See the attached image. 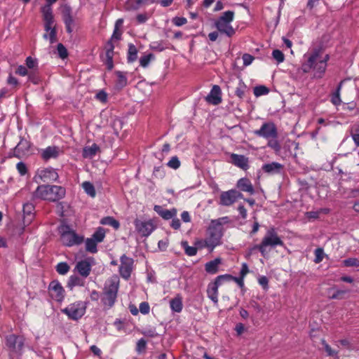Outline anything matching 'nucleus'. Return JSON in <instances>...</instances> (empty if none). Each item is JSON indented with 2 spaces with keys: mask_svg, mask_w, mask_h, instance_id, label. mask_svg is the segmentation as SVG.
Listing matches in <instances>:
<instances>
[{
  "mask_svg": "<svg viewBox=\"0 0 359 359\" xmlns=\"http://www.w3.org/2000/svg\"><path fill=\"white\" fill-rule=\"evenodd\" d=\"M114 46L111 41H109L106 44L105 64L108 70H111L114 67L113 56Z\"/></svg>",
  "mask_w": 359,
  "mask_h": 359,
  "instance_id": "obj_25",
  "label": "nucleus"
},
{
  "mask_svg": "<svg viewBox=\"0 0 359 359\" xmlns=\"http://www.w3.org/2000/svg\"><path fill=\"white\" fill-rule=\"evenodd\" d=\"M85 280L83 278L74 275L69 278L67 287L72 289L75 286H83Z\"/></svg>",
  "mask_w": 359,
  "mask_h": 359,
  "instance_id": "obj_32",
  "label": "nucleus"
},
{
  "mask_svg": "<svg viewBox=\"0 0 359 359\" xmlns=\"http://www.w3.org/2000/svg\"><path fill=\"white\" fill-rule=\"evenodd\" d=\"M93 259L88 258L79 262L75 267L78 273L83 278L89 276L91 271Z\"/></svg>",
  "mask_w": 359,
  "mask_h": 359,
  "instance_id": "obj_22",
  "label": "nucleus"
},
{
  "mask_svg": "<svg viewBox=\"0 0 359 359\" xmlns=\"http://www.w3.org/2000/svg\"><path fill=\"white\" fill-rule=\"evenodd\" d=\"M149 310H150V307H149V305L147 302H142L140 303V311L142 313V314H147L149 313Z\"/></svg>",
  "mask_w": 359,
  "mask_h": 359,
  "instance_id": "obj_62",
  "label": "nucleus"
},
{
  "mask_svg": "<svg viewBox=\"0 0 359 359\" xmlns=\"http://www.w3.org/2000/svg\"><path fill=\"white\" fill-rule=\"evenodd\" d=\"M234 15L233 11H227L215 21V27L220 34H225L228 37H232L236 34V29L231 25L234 19Z\"/></svg>",
  "mask_w": 359,
  "mask_h": 359,
  "instance_id": "obj_6",
  "label": "nucleus"
},
{
  "mask_svg": "<svg viewBox=\"0 0 359 359\" xmlns=\"http://www.w3.org/2000/svg\"><path fill=\"white\" fill-rule=\"evenodd\" d=\"M343 264L346 267L359 266V259L356 258H348L343 261Z\"/></svg>",
  "mask_w": 359,
  "mask_h": 359,
  "instance_id": "obj_53",
  "label": "nucleus"
},
{
  "mask_svg": "<svg viewBox=\"0 0 359 359\" xmlns=\"http://www.w3.org/2000/svg\"><path fill=\"white\" fill-rule=\"evenodd\" d=\"M154 210L164 219H172L177 215V210L175 208L168 210L163 208L161 205H156L154 207Z\"/></svg>",
  "mask_w": 359,
  "mask_h": 359,
  "instance_id": "obj_26",
  "label": "nucleus"
},
{
  "mask_svg": "<svg viewBox=\"0 0 359 359\" xmlns=\"http://www.w3.org/2000/svg\"><path fill=\"white\" fill-rule=\"evenodd\" d=\"M238 198H243V194L236 189L223 191L219 197V204L229 206L233 204Z\"/></svg>",
  "mask_w": 359,
  "mask_h": 359,
  "instance_id": "obj_14",
  "label": "nucleus"
},
{
  "mask_svg": "<svg viewBox=\"0 0 359 359\" xmlns=\"http://www.w3.org/2000/svg\"><path fill=\"white\" fill-rule=\"evenodd\" d=\"M147 348V341L142 338L139 339L136 344V351L138 353H142L145 351Z\"/></svg>",
  "mask_w": 359,
  "mask_h": 359,
  "instance_id": "obj_54",
  "label": "nucleus"
},
{
  "mask_svg": "<svg viewBox=\"0 0 359 359\" xmlns=\"http://www.w3.org/2000/svg\"><path fill=\"white\" fill-rule=\"evenodd\" d=\"M59 232L62 243L66 246H73L81 244L84 237L77 234L69 226L62 224L59 227Z\"/></svg>",
  "mask_w": 359,
  "mask_h": 359,
  "instance_id": "obj_7",
  "label": "nucleus"
},
{
  "mask_svg": "<svg viewBox=\"0 0 359 359\" xmlns=\"http://www.w3.org/2000/svg\"><path fill=\"white\" fill-rule=\"evenodd\" d=\"M168 166L172 169H177L180 168L181 163L177 156H173L167 163Z\"/></svg>",
  "mask_w": 359,
  "mask_h": 359,
  "instance_id": "obj_52",
  "label": "nucleus"
},
{
  "mask_svg": "<svg viewBox=\"0 0 359 359\" xmlns=\"http://www.w3.org/2000/svg\"><path fill=\"white\" fill-rule=\"evenodd\" d=\"M66 194V189L57 185H40L32 193V200H44L56 202L63 198Z\"/></svg>",
  "mask_w": 359,
  "mask_h": 359,
  "instance_id": "obj_2",
  "label": "nucleus"
},
{
  "mask_svg": "<svg viewBox=\"0 0 359 359\" xmlns=\"http://www.w3.org/2000/svg\"><path fill=\"white\" fill-rule=\"evenodd\" d=\"M25 339L22 337L10 334L6 338V344L12 351L18 353L22 350Z\"/></svg>",
  "mask_w": 359,
  "mask_h": 359,
  "instance_id": "obj_16",
  "label": "nucleus"
},
{
  "mask_svg": "<svg viewBox=\"0 0 359 359\" xmlns=\"http://www.w3.org/2000/svg\"><path fill=\"white\" fill-rule=\"evenodd\" d=\"M223 236V226L219 219L212 220L207 230V235L203 241H200L201 248H207L212 252L220 245Z\"/></svg>",
  "mask_w": 359,
  "mask_h": 359,
  "instance_id": "obj_4",
  "label": "nucleus"
},
{
  "mask_svg": "<svg viewBox=\"0 0 359 359\" xmlns=\"http://www.w3.org/2000/svg\"><path fill=\"white\" fill-rule=\"evenodd\" d=\"M314 254H315V259H314L315 263L318 264V263L321 262L324 257L323 249L320 248L316 249L314 251Z\"/></svg>",
  "mask_w": 359,
  "mask_h": 359,
  "instance_id": "obj_49",
  "label": "nucleus"
},
{
  "mask_svg": "<svg viewBox=\"0 0 359 359\" xmlns=\"http://www.w3.org/2000/svg\"><path fill=\"white\" fill-rule=\"evenodd\" d=\"M120 262L119 273L123 278L128 280L133 270L134 260L133 258L123 255L120 258Z\"/></svg>",
  "mask_w": 359,
  "mask_h": 359,
  "instance_id": "obj_11",
  "label": "nucleus"
},
{
  "mask_svg": "<svg viewBox=\"0 0 359 359\" xmlns=\"http://www.w3.org/2000/svg\"><path fill=\"white\" fill-rule=\"evenodd\" d=\"M16 168L20 175L23 176L27 172V168L23 162H19L16 165Z\"/></svg>",
  "mask_w": 359,
  "mask_h": 359,
  "instance_id": "obj_59",
  "label": "nucleus"
},
{
  "mask_svg": "<svg viewBox=\"0 0 359 359\" xmlns=\"http://www.w3.org/2000/svg\"><path fill=\"white\" fill-rule=\"evenodd\" d=\"M137 22L140 24L144 23L149 19V15L146 13H140L137 15Z\"/></svg>",
  "mask_w": 359,
  "mask_h": 359,
  "instance_id": "obj_64",
  "label": "nucleus"
},
{
  "mask_svg": "<svg viewBox=\"0 0 359 359\" xmlns=\"http://www.w3.org/2000/svg\"><path fill=\"white\" fill-rule=\"evenodd\" d=\"M254 134L266 140L270 137H278L277 128L272 122L264 123L259 130L254 131Z\"/></svg>",
  "mask_w": 359,
  "mask_h": 359,
  "instance_id": "obj_12",
  "label": "nucleus"
},
{
  "mask_svg": "<svg viewBox=\"0 0 359 359\" xmlns=\"http://www.w3.org/2000/svg\"><path fill=\"white\" fill-rule=\"evenodd\" d=\"M351 135L357 147H359V124L353 125L350 130Z\"/></svg>",
  "mask_w": 359,
  "mask_h": 359,
  "instance_id": "obj_42",
  "label": "nucleus"
},
{
  "mask_svg": "<svg viewBox=\"0 0 359 359\" xmlns=\"http://www.w3.org/2000/svg\"><path fill=\"white\" fill-rule=\"evenodd\" d=\"M154 57V55L151 53L147 54L140 57V64L142 67H147L151 60Z\"/></svg>",
  "mask_w": 359,
  "mask_h": 359,
  "instance_id": "obj_48",
  "label": "nucleus"
},
{
  "mask_svg": "<svg viewBox=\"0 0 359 359\" xmlns=\"http://www.w3.org/2000/svg\"><path fill=\"white\" fill-rule=\"evenodd\" d=\"M116 74L117 76V81L116 83V86L120 89L123 88V87H125L127 85V82H128L127 78H126V75L124 74V73L122 72H120V71L116 72Z\"/></svg>",
  "mask_w": 359,
  "mask_h": 359,
  "instance_id": "obj_34",
  "label": "nucleus"
},
{
  "mask_svg": "<svg viewBox=\"0 0 359 359\" xmlns=\"http://www.w3.org/2000/svg\"><path fill=\"white\" fill-rule=\"evenodd\" d=\"M181 245L184 248L185 254L188 256H194L197 253V248L196 247L189 246L188 242L183 241L181 242Z\"/></svg>",
  "mask_w": 359,
  "mask_h": 359,
  "instance_id": "obj_41",
  "label": "nucleus"
},
{
  "mask_svg": "<svg viewBox=\"0 0 359 359\" xmlns=\"http://www.w3.org/2000/svg\"><path fill=\"white\" fill-rule=\"evenodd\" d=\"M105 237V231L104 229L100 227L98 228L94 233L92 235V238L95 239L97 243H101Z\"/></svg>",
  "mask_w": 359,
  "mask_h": 359,
  "instance_id": "obj_44",
  "label": "nucleus"
},
{
  "mask_svg": "<svg viewBox=\"0 0 359 359\" xmlns=\"http://www.w3.org/2000/svg\"><path fill=\"white\" fill-rule=\"evenodd\" d=\"M343 82H344V81H341L339 83V84L338 85V87L336 90V92L333 93V95H332V97H331V102L334 105H337V106L339 105L341 102V100L340 98V90H341Z\"/></svg>",
  "mask_w": 359,
  "mask_h": 359,
  "instance_id": "obj_40",
  "label": "nucleus"
},
{
  "mask_svg": "<svg viewBox=\"0 0 359 359\" xmlns=\"http://www.w3.org/2000/svg\"><path fill=\"white\" fill-rule=\"evenodd\" d=\"M37 175L41 181L46 183L55 182L59 177L56 170L53 168H46L39 170Z\"/></svg>",
  "mask_w": 359,
  "mask_h": 359,
  "instance_id": "obj_17",
  "label": "nucleus"
},
{
  "mask_svg": "<svg viewBox=\"0 0 359 359\" xmlns=\"http://www.w3.org/2000/svg\"><path fill=\"white\" fill-rule=\"evenodd\" d=\"M137 58V50L135 45L130 43L128 45V51L127 60L128 62H133Z\"/></svg>",
  "mask_w": 359,
  "mask_h": 359,
  "instance_id": "obj_35",
  "label": "nucleus"
},
{
  "mask_svg": "<svg viewBox=\"0 0 359 359\" xmlns=\"http://www.w3.org/2000/svg\"><path fill=\"white\" fill-rule=\"evenodd\" d=\"M147 0H128L126 3L125 8L128 11L137 10Z\"/></svg>",
  "mask_w": 359,
  "mask_h": 359,
  "instance_id": "obj_31",
  "label": "nucleus"
},
{
  "mask_svg": "<svg viewBox=\"0 0 359 359\" xmlns=\"http://www.w3.org/2000/svg\"><path fill=\"white\" fill-rule=\"evenodd\" d=\"M222 264L221 258H216L205 264V271L209 274H215L219 271V266Z\"/></svg>",
  "mask_w": 359,
  "mask_h": 359,
  "instance_id": "obj_28",
  "label": "nucleus"
},
{
  "mask_svg": "<svg viewBox=\"0 0 359 359\" xmlns=\"http://www.w3.org/2000/svg\"><path fill=\"white\" fill-rule=\"evenodd\" d=\"M262 170L269 175H282L284 172V165L278 162H271L264 164Z\"/></svg>",
  "mask_w": 359,
  "mask_h": 359,
  "instance_id": "obj_18",
  "label": "nucleus"
},
{
  "mask_svg": "<svg viewBox=\"0 0 359 359\" xmlns=\"http://www.w3.org/2000/svg\"><path fill=\"white\" fill-rule=\"evenodd\" d=\"M30 148V143L26 139L22 138L17 146L14 148L13 156L21 158L22 155L27 152Z\"/></svg>",
  "mask_w": 359,
  "mask_h": 359,
  "instance_id": "obj_24",
  "label": "nucleus"
},
{
  "mask_svg": "<svg viewBox=\"0 0 359 359\" xmlns=\"http://www.w3.org/2000/svg\"><path fill=\"white\" fill-rule=\"evenodd\" d=\"M48 292L50 297L56 302H61L65 298V290L57 280H53L50 283Z\"/></svg>",
  "mask_w": 359,
  "mask_h": 359,
  "instance_id": "obj_15",
  "label": "nucleus"
},
{
  "mask_svg": "<svg viewBox=\"0 0 359 359\" xmlns=\"http://www.w3.org/2000/svg\"><path fill=\"white\" fill-rule=\"evenodd\" d=\"M70 319L76 320L81 318L86 312V307L81 302L73 303L62 310Z\"/></svg>",
  "mask_w": 359,
  "mask_h": 359,
  "instance_id": "obj_9",
  "label": "nucleus"
},
{
  "mask_svg": "<svg viewBox=\"0 0 359 359\" xmlns=\"http://www.w3.org/2000/svg\"><path fill=\"white\" fill-rule=\"evenodd\" d=\"M41 12L44 20V29L46 32H49L50 26H53L54 23L52 8L50 5H45L41 8Z\"/></svg>",
  "mask_w": 359,
  "mask_h": 359,
  "instance_id": "obj_20",
  "label": "nucleus"
},
{
  "mask_svg": "<svg viewBox=\"0 0 359 359\" xmlns=\"http://www.w3.org/2000/svg\"><path fill=\"white\" fill-rule=\"evenodd\" d=\"M82 187L88 195H89L91 197L95 196V189L92 183H90V182H84L82 184Z\"/></svg>",
  "mask_w": 359,
  "mask_h": 359,
  "instance_id": "obj_43",
  "label": "nucleus"
},
{
  "mask_svg": "<svg viewBox=\"0 0 359 359\" xmlns=\"http://www.w3.org/2000/svg\"><path fill=\"white\" fill-rule=\"evenodd\" d=\"M246 88L245 83L240 81L235 91L236 95L241 99L243 98Z\"/></svg>",
  "mask_w": 359,
  "mask_h": 359,
  "instance_id": "obj_47",
  "label": "nucleus"
},
{
  "mask_svg": "<svg viewBox=\"0 0 359 359\" xmlns=\"http://www.w3.org/2000/svg\"><path fill=\"white\" fill-rule=\"evenodd\" d=\"M141 333L145 337H151V338L156 337L158 336L156 329L154 327H151L149 328H146V329L142 330Z\"/></svg>",
  "mask_w": 359,
  "mask_h": 359,
  "instance_id": "obj_51",
  "label": "nucleus"
},
{
  "mask_svg": "<svg viewBox=\"0 0 359 359\" xmlns=\"http://www.w3.org/2000/svg\"><path fill=\"white\" fill-rule=\"evenodd\" d=\"M60 153V149L57 147H48L41 151V156L44 161H48L50 158H56Z\"/></svg>",
  "mask_w": 359,
  "mask_h": 359,
  "instance_id": "obj_27",
  "label": "nucleus"
},
{
  "mask_svg": "<svg viewBox=\"0 0 359 359\" xmlns=\"http://www.w3.org/2000/svg\"><path fill=\"white\" fill-rule=\"evenodd\" d=\"M22 210L25 215H30L34 210V205L32 203H26L23 205Z\"/></svg>",
  "mask_w": 359,
  "mask_h": 359,
  "instance_id": "obj_57",
  "label": "nucleus"
},
{
  "mask_svg": "<svg viewBox=\"0 0 359 359\" xmlns=\"http://www.w3.org/2000/svg\"><path fill=\"white\" fill-rule=\"evenodd\" d=\"M26 65L29 69H34L37 67V60L32 57H27L26 58Z\"/></svg>",
  "mask_w": 359,
  "mask_h": 359,
  "instance_id": "obj_61",
  "label": "nucleus"
},
{
  "mask_svg": "<svg viewBox=\"0 0 359 359\" xmlns=\"http://www.w3.org/2000/svg\"><path fill=\"white\" fill-rule=\"evenodd\" d=\"M69 266L66 262H60L56 266V271L59 274L65 275L69 271Z\"/></svg>",
  "mask_w": 359,
  "mask_h": 359,
  "instance_id": "obj_46",
  "label": "nucleus"
},
{
  "mask_svg": "<svg viewBox=\"0 0 359 359\" xmlns=\"http://www.w3.org/2000/svg\"><path fill=\"white\" fill-rule=\"evenodd\" d=\"M43 36L45 39H49L51 44L55 43L57 41V31L55 27L50 26L49 32H46Z\"/></svg>",
  "mask_w": 359,
  "mask_h": 359,
  "instance_id": "obj_37",
  "label": "nucleus"
},
{
  "mask_svg": "<svg viewBox=\"0 0 359 359\" xmlns=\"http://www.w3.org/2000/svg\"><path fill=\"white\" fill-rule=\"evenodd\" d=\"M28 79L34 84H38L41 81L40 77L35 71H32L29 72Z\"/></svg>",
  "mask_w": 359,
  "mask_h": 359,
  "instance_id": "obj_56",
  "label": "nucleus"
},
{
  "mask_svg": "<svg viewBox=\"0 0 359 359\" xmlns=\"http://www.w3.org/2000/svg\"><path fill=\"white\" fill-rule=\"evenodd\" d=\"M98 150L99 147L96 144H93L90 147H86L83 150V156L84 158H92L96 154Z\"/></svg>",
  "mask_w": 359,
  "mask_h": 359,
  "instance_id": "obj_33",
  "label": "nucleus"
},
{
  "mask_svg": "<svg viewBox=\"0 0 359 359\" xmlns=\"http://www.w3.org/2000/svg\"><path fill=\"white\" fill-rule=\"evenodd\" d=\"M254 95L256 97H259L262 95H264L269 93V90L267 87L264 86H258L254 88Z\"/></svg>",
  "mask_w": 359,
  "mask_h": 359,
  "instance_id": "obj_45",
  "label": "nucleus"
},
{
  "mask_svg": "<svg viewBox=\"0 0 359 359\" xmlns=\"http://www.w3.org/2000/svg\"><path fill=\"white\" fill-rule=\"evenodd\" d=\"M272 56L278 63L283 62L285 60L284 54L278 49L273 50Z\"/></svg>",
  "mask_w": 359,
  "mask_h": 359,
  "instance_id": "obj_55",
  "label": "nucleus"
},
{
  "mask_svg": "<svg viewBox=\"0 0 359 359\" xmlns=\"http://www.w3.org/2000/svg\"><path fill=\"white\" fill-rule=\"evenodd\" d=\"M205 100L212 104L217 105L222 102V90L219 86L214 85Z\"/></svg>",
  "mask_w": 359,
  "mask_h": 359,
  "instance_id": "obj_21",
  "label": "nucleus"
},
{
  "mask_svg": "<svg viewBox=\"0 0 359 359\" xmlns=\"http://www.w3.org/2000/svg\"><path fill=\"white\" fill-rule=\"evenodd\" d=\"M237 187L243 191L248 192L253 194L255 192L253 186L251 182L245 177L240 179L236 184Z\"/></svg>",
  "mask_w": 359,
  "mask_h": 359,
  "instance_id": "obj_29",
  "label": "nucleus"
},
{
  "mask_svg": "<svg viewBox=\"0 0 359 359\" xmlns=\"http://www.w3.org/2000/svg\"><path fill=\"white\" fill-rule=\"evenodd\" d=\"M97 242L92 238H87L86 241V250L90 253H96L97 252Z\"/></svg>",
  "mask_w": 359,
  "mask_h": 359,
  "instance_id": "obj_38",
  "label": "nucleus"
},
{
  "mask_svg": "<svg viewBox=\"0 0 359 359\" xmlns=\"http://www.w3.org/2000/svg\"><path fill=\"white\" fill-rule=\"evenodd\" d=\"M170 309L172 311L180 313L182 310V298L180 295H177L175 297L170 301Z\"/></svg>",
  "mask_w": 359,
  "mask_h": 359,
  "instance_id": "obj_30",
  "label": "nucleus"
},
{
  "mask_svg": "<svg viewBox=\"0 0 359 359\" xmlns=\"http://www.w3.org/2000/svg\"><path fill=\"white\" fill-rule=\"evenodd\" d=\"M119 283L120 280L117 275L112 276L104 283L101 301L107 309H111L116 302Z\"/></svg>",
  "mask_w": 359,
  "mask_h": 359,
  "instance_id": "obj_3",
  "label": "nucleus"
},
{
  "mask_svg": "<svg viewBox=\"0 0 359 359\" xmlns=\"http://www.w3.org/2000/svg\"><path fill=\"white\" fill-rule=\"evenodd\" d=\"M233 277L229 274L218 276L214 281L209 283L207 287V295L215 304L218 303V288L224 282L231 281Z\"/></svg>",
  "mask_w": 359,
  "mask_h": 359,
  "instance_id": "obj_8",
  "label": "nucleus"
},
{
  "mask_svg": "<svg viewBox=\"0 0 359 359\" xmlns=\"http://www.w3.org/2000/svg\"><path fill=\"white\" fill-rule=\"evenodd\" d=\"M242 58H243V65L245 66L250 65L252 62V61L254 60V57L252 56L250 54H248V53L244 54L243 55Z\"/></svg>",
  "mask_w": 359,
  "mask_h": 359,
  "instance_id": "obj_63",
  "label": "nucleus"
},
{
  "mask_svg": "<svg viewBox=\"0 0 359 359\" xmlns=\"http://www.w3.org/2000/svg\"><path fill=\"white\" fill-rule=\"evenodd\" d=\"M267 140V146L271 148L276 154H278L281 150V146L277 137H270V139Z\"/></svg>",
  "mask_w": 359,
  "mask_h": 359,
  "instance_id": "obj_39",
  "label": "nucleus"
},
{
  "mask_svg": "<svg viewBox=\"0 0 359 359\" xmlns=\"http://www.w3.org/2000/svg\"><path fill=\"white\" fill-rule=\"evenodd\" d=\"M230 157H231V163L234 165H236L244 170H247L249 168L248 158H247L244 155L231 154Z\"/></svg>",
  "mask_w": 359,
  "mask_h": 359,
  "instance_id": "obj_23",
  "label": "nucleus"
},
{
  "mask_svg": "<svg viewBox=\"0 0 359 359\" xmlns=\"http://www.w3.org/2000/svg\"><path fill=\"white\" fill-rule=\"evenodd\" d=\"M57 50L60 58L65 59L68 56L67 50L62 43L57 44Z\"/></svg>",
  "mask_w": 359,
  "mask_h": 359,
  "instance_id": "obj_50",
  "label": "nucleus"
},
{
  "mask_svg": "<svg viewBox=\"0 0 359 359\" xmlns=\"http://www.w3.org/2000/svg\"><path fill=\"white\" fill-rule=\"evenodd\" d=\"M61 14L65 25L66 31L67 33L71 34L73 32V27L75 24L72 8L70 6L65 4L61 7Z\"/></svg>",
  "mask_w": 359,
  "mask_h": 359,
  "instance_id": "obj_13",
  "label": "nucleus"
},
{
  "mask_svg": "<svg viewBox=\"0 0 359 359\" xmlns=\"http://www.w3.org/2000/svg\"><path fill=\"white\" fill-rule=\"evenodd\" d=\"M173 24L177 27H180L187 22V18L184 17H175L172 18Z\"/></svg>",
  "mask_w": 359,
  "mask_h": 359,
  "instance_id": "obj_60",
  "label": "nucleus"
},
{
  "mask_svg": "<svg viewBox=\"0 0 359 359\" xmlns=\"http://www.w3.org/2000/svg\"><path fill=\"white\" fill-rule=\"evenodd\" d=\"M304 59L302 69L304 73L313 71L315 78L320 79L323 76L327 68L329 55H324L322 48H315L312 49L304 55Z\"/></svg>",
  "mask_w": 359,
  "mask_h": 359,
  "instance_id": "obj_1",
  "label": "nucleus"
},
{
  "mask_svg": "<svg viewBox=\"0 0 359 359\" xmlns=\"http://www.w3.org/2000/svg\"><path fill=\"white\" fill-rule=\"evenodd\" d=\"M150 47L152 50H157L159 52L163 51L165 48L163 41L152 42L151 44L150 45Z\"/></svg>",
  "mask_w": 359,
  "mask_h": 359,
  "instance_id": "obj_58",
  "label": "nucleus"
},
{
  "mask_svg": "<svg viewBox=\"0 0 359 359\" xmlns=\"http://www.w3.org/2000/svg\"><path fill=\"white\" fill-rule=\"evenodd\" d=\"M136 231L142 237L149 236L155 229L151 220H142L138 218L134 221Z\"/></svg>",
  "mask_w": 359,
  "mask_h": 359,
  "instance_id": "obj_10",
  "label": "nucleus"
},
{
  "mask_svg": "<svg viewBox=\"0 0 359 359\" xmlns=\"http://www.w3.org/2000/svg\"><path fill=\"white\" fill-rule=\"evenodd\" d=\"M283 245L284 243L278 235L276 229L273 227H271L267 230L260 243V253L264 257H266L271 249L275 248L277 246H283Z\"/></svg>",
  "mask_w": 359,
  "mask_h": 359,
  "instance_id": "obj_5",
  "label": "nucleus"
},
{
  "mask_svg": "<svg viewBox=\"0 0 359 359\" xmlns=\"http://www.w3.org/2000/svg\"><path fill=\"white\" fill-rule=\"evenodd\" d=\"M41 12L44 20V29L46 32H49L50 26H53L54 23L52 8L50 5H45L41 8Z\"/></svg>",
  "mask_w": 359,
  "mask_h": 359,
  "instance_id": "obj_19",
  "label": "nucleus"
},
{
  "mask_svg": "<svg viewBox=\"0 0 359 359\" xmlns=\"http://www.w3.org/2000/svg\"><path fill=\"white\" fill-rule=\"evenodd\" d=\"M100 223L104 225L111 226L115 229H118L120 226L119 222L112 217H105L102 218L100 221Z\"/></svg>",
  "mask_w": 359,
  "mask_h": 359,
  "instance_id": "obj_36",
  "label": "nucleus"
}]
</instances>
